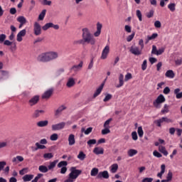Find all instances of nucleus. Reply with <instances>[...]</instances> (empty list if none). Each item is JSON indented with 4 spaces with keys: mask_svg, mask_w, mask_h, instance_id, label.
Here are the masks:
<instances>
[{
    "mask_svg": "<svg viewBox=\"0 0 182 182\" xmlns=\"http://www.w3.org/2000/svg\"><path fill=\"white\" fill-rule=\"evenodd\" d=\"M82 39L75 41V45H85V43H89L90 45L96 44V38L90 33L89 28H84L82 29Z\"/></svg>",
    "mask_w": 182,
    "mask_h": 182,
    "instance_id": "f257e3e1",
    "label": "nucleus"
},
{
    "mask_svg": "<svg viewBox=\"0 0 182 182\" xmlns=\"http://www.w3.org/2000/svg\"><path fill=\"white\" fill-rule=\"evenodd\" d=\"M82 174V171L76 169V167H72L70 168V173L68 175V178L65 180L64 182H75L76 178Z\"/></svg>",
    "mask_w": 182,
    "mask_h": 182,
    "instance_id": "f03ea898",
    "label": "nucleus"
},
{
    "mask_svg": "<svg viewBox=\"0 0 182 182\" xmlns=\"http://www.w3.org/2000/svg\"><path fill=\"white\" fill-rule=\"evenodd\" d=\"M0 43H4L5 46H11L10 50L11 52H15L16 50V43L13 44L12 41L6 40V34H0Z\"/></svg>",
    "mask_w": 182,
    "mask_h": 182,
    "instance_id": "7ed1b4c3",
    "label": "nucleus"
},
{
    "mask_svg": "<svg viewBox=\"0 0 182 182\" xmlns=\"http://www.w3.org/2000/svg\"><path fill=\"white\" fill-rule=\"evenodd\" d=\"M164 102H166V97H164L163 94H160L153 102V105L156 109H160L161 107V104L164 103Z\"/></svg>",
    "mask_w": 182,
    "mask_h": 182,
    "instance_id": "20e7f679",
    "label": "nucleus"
},
{
    "mask_svg": "<svg viewBox=\"0 0 182 182\" xmlns=\"http://www.w3.org/2000/svg\"><path fill=\"white\" fill-rule=\"evenodd\" d=\"M164 50H166V47H161L157 50V46H156V45H153L151 55H156V56H160V55H163V53H164Z\"/></svg>",
    "mask_w": 182,
    "mask_h": 182,
    "instance_id": "39448f33",
    "label": "nucleus"
},
{
    "mask_svg": "<svg viewBox=\"0 0 182 182\" xmlns=\"http://www.w3.org/2000/svg\"><path fill=\"white\" fill-rule=\"evenodd\" d=\"M68 166V161H61L58 164V168H61L60 171V174H66V171H68V168L66 167Z\"/></svg>",
    "mask_w": 182,
    "mask_h": 182,
    "instance_id": "423d86ee",
    "label": "nucleus"
},
{
    "mask_svg": "<svg viewBox=\"0 0 182 182\" xmlns=\"http://www.w3.org/2000/svg\"><path fill=\"white\" fill-rule=\"evenodd\" d=\"M173 123V119H168L167 117H163L162 118L154 122L158 127H161V123Z\"/></svg>",
    "mask_w": 182,
    "mask_h": 182,
    "instance_id": "0eeeda50",
    "label": "nucleus"
},
{
    "mask_svg": "<svg viewBox=\"0 0 182 182\" xmlns=\"http://www.w3.org/2000/svg\"><path fill=\"white\" fill-rule=\"evenodd\" d=\"M37 61L41 62L43 63H46L47 62H49L48 58V53H42L39 54L37 57Z\"/></svg>",
    "mask_w": 182,
    "mask_h": 182,
    "instance_id": "6e6552de",
    "label": "nucleus"
},
{
    "mask_svg": "<svg viewBox=\"0 0 182 182\" xmlns=\"http://www.w3.org/2000/svg\"><path fill=\"white\" fill-rule=\"evenodd\" d=\"M47 58L48 59V62H51V60H55V59H58L59 58V54L58 52L50 51L47 52Z\"/></svg>",
    "mask_w": 182,
    "mask_h": 182,
    "instance_id": "1a4fd4ad",
    "label": "nucleus"
},
{
    "mask_svg": "<svg viewBox=\"0 0 182 182\" xmlns=\"http://www.w3.org/2000/svg\"><path fill=\"white\" fill-rule=\"evenodd\" d=\"M65 126H66V123L63 122L58 124H53L51 129L53 132H56L58 130H62V129H65Z\"/></svg>",
    "mask_w": 182,
    "mask_h": 182,
    "instance_id": "9d476101",
    "label": "nucleus"
},
{
    "mask_svg": "<svg viewBox=\"0 0 182 182\" xmlns=\"http://www.w3.org/2000/svg\"><path fill=\"white\" fill-rule=\"evenodd\" d=\"M34 35L36 36H39L42 33V27H41V24L38 22L34 23V28H33Z\"/></svg>",
    "mask_w": 182,
    "mask_h": 182,
    "instance_id": "9b49d317",
    "label": "nucleus"
},
{
    "mask_svg": "<svg viewBox=\"0 0 182 182\" xmlns=\"http://www.w3.org/2000/svg\"><path fill=\"white\" fill-rule=\"evenodd\" d=\"M50 28H53V29H55V31H58L59 29V25L58 24H53V23H46L43 27V31H48Z\"/></svg>",
    "mask_w": 182,
    "mask_h": 182,
    "instance_id": "f8f14e48",
    "label": "nucleus"
},
{
    "mask_svg": "<svg viewBox=\"0 0 182 182\" xmlns=\"http://www.w3.org/2000/svg\"><path fill=\"white\" fill-rule=\"evenodd\" d=\"M109 52H110V46H109V45H107L102 50L101 57H100L101 59L102 60L107 59V56Z\"/></svg>",
    "mask_w": 182,
    "mask_h": 182,
    "instance_id": "ddd939ff",
    "label": "nucleus"
},
{
    "mask_svg": "<svg viewBox=\"0 0 182 182\" xmlns=\"http://www.w3.org/2000/svg\"><path fill=\"white\" fill-rule=\"evenodd\" d=\"M109 177V172L107 171L99 172L97 176V178L98 180H102V178H105V180H107Z\"/></svg>",
    "mask_w": 182,
    "mask_h": 182,
    "instance_id": "4468645a",
    "label": "nucleus"
},
{
    "mask_svg": "<svg viewBox=\"0 0 182 182\" xmlns=\"http://www.w3.org/2000/svg\"><path fill=\"white\" fill-rule=\"evenodd\" d=\"M26 35V29H23L20 31L16 36L17 42H22L23 41V36Z\"/></svg>",
    "mask_w": 182,
    "mask_h": 182,
    "instance_id": "2eb2a0df",
    "label": "nucleus"
},
{
    "mask_svg": "<svg viewBox=\"0 0 182 182\" xmlns=\"http://www.w3.org/2000/svg\"><path fill=\"white\" fill-rule=\"evenodd\" d=\"M38 102H39V95H35L28 100V105L31 107L35 106L38 105Z\"/></svg>",
    "mask_w": 182,
    "mask_h": 182,
    "instance_id": "dca6fc26",
    "label": "nucleus"
},
{
    "mask_svg": "<svg viewBox=\"0 0 182 182\" xmlns=\"http://www.w3.org/2000/svg\"><path fill=\"white\" fill-rule=\"evenodd\" d=\"M130 52L132 53V55H135L136 56L141 55V50L136 46H132L130 48Z\"/></svg>",
    "mask_w": 182,
    "mask_h": 182,
    "instance_id": "f3484780",
    "label": "nucleus"
},
{
    "mask_svg": "<svg viewBox=\"0 0 182 182\" xmlns=\"http://www.w3.org/2000/svg\"><path fill=\"white\" fill-rule=\"evenodd\" d=\"M102 28H103V25L99 22L97 23V31L94 33V36H95V38L100 36V33H102Z\"/></svg>",
    "mask_w": 182,
    "mask_h": 182,
    "instance_id": "a211bd4d",
    "label": "nucleus"
},
{
    "mask_svg": "<svg viewBox=\"0 0 182 182\" xmlns=\"http://www.w3.org/2000/svg\"><path fill=\"white\" fill-rule=\"evenodd\" d=\"M67 107L65 105H60L55 111V116H60L63 110H66Z\"/></svg>",
    "mask_w": 182,
    "mask_h": 182,
    "instance_id": "6ab92c4d",
    "label": "nucleus"
},
{
    "mask_svg": "<svg viewBox=\"0 0 182 182\" xmlns=\"http://www.w3.org/2000/svg\"><path fill=\"white\" fill-rule=\"evenodd\" d=\"M9 77V73L8 71L0 70V80H5Z\"/></svg>",
    "mask_w": 182,
    "mask_h": 182,
    "instance_id": "aec40b11",
    "label": "nucleus"
},
{
    "mask_svg": "<svg viewBox=\"0 0 182 182\" xmlns=\"http://www.w3.org/2000/svg\"><path fill=\"white\" fill-rule=\"evenodd\" d=\"M52 93H53V89L48 90L43 94L42 99H49L52 96Z\"/></svg>",
    "mask_w": 182,
    "mask_h": 182,
    "instance_id": "412c9836",
    "label": "nucleus"
},
{
    "mask_svg": "<svg viewBox=\"0 0 182 182\" xmlns=\"http://www.w3.org/2000/svg\"><path fill=\"white\" fill-rule=\"evenodd\" d=\"M76 143V139H75V134H70L68 136V144L69 146H74Z\"/></svg>",
    "mask_w": 182,
    "mask_h": 182,
    "instance_id": "4be33fe9",
    "label": "nucleus"
},
{
    "mask_svg": "<svg viewBox=\"0 0 182 182\" xmlns=\"http://www.w3.org/2000/svg\"><path fill=\"white\" fill-rule=\"evenodd\" d=\"M83 68V61H80L79 65H75L71 68L72 70H74V72H78V70H80Z\"/></svg>",
    "mask_w": 182,
    "mask_h": 182,
    "instance_id": "5701e85b",
    "label": "nucleus"
},
{
    "mask_svg": "<svg viewBox=\"0 0 182 182\" xmlns=\"http://www.w3.org/2000/svg\"><path fill=\"white\" fill-rule=\"evenodd\" d=\"M123 85H124V75H123V74H119V85H116V87L117 88L122 87Z\"/></svg>",
    "mask_w": 182,
    "mask_h": 182,
    "instance_id": "b1692460",
    "label": "nucleus"
},
{
    "mask_svg": "<svg viewBox=\"0 0 182 182\" xmlns=\"http://www.w3.org/2000/svg\"><path fill=\"white\" fill-rule=\"evenodd\" d=\"M165 76L166 77H168L169 79H174L176 74L174 73V71H173V70H168L166 72Z\"/></svg>",
    "mask_w": 182,
    "mask_h": 182,
    "instance_id": "393cba45",
    "label": "nucleus"
},
{
    "mask_svg": "<svg viewBox=\"0 0 182 182\" xmlns=\"http://www.w3.org/2000/svg\"><path fill=\"white\" fill-rule=\"evenodd\" d=\"M105 86V84H101V85L96 90L95 92L93 95V97H97L100 93H102V90H103V87Z\"/></svg>",
    "mask_w": 182,
    "mask_h": 182,
    "instance_id": "a878e982",
    "label": "nucleus"
},
{
    "mask_svg": "<svg viewBox=\"0 0 182 182\" xmlns=\"http://www.w3.org/2000/svg\"><path fill=\"white\" fill-rule=\"evenodd\" d=\"M164 173H166V165L162 164L161 166V171L157 173V177H159V178H163V174H164Z\"/></svg>",
    "mask_w": 182,
    "mask_h": 182,
    "instance_id": "bb28decb",
    "label": "nucleus"
},
{
    "mask_svg": "<svg viewBox=\"0 0 182 182\" xmlns=\"http://www.w3.org/2000/svg\"><path fill=\"white\" fill-rule=\"evenodd\" d=\"M93 153L95 154H97V156H99V154H103V153H105V149H103V148H100V147H95L93 149Z\"/></svg>",
    "mask_w": 182,
    "mask_h": 182,
    "instance_id": "cd10ccee",
    "label": "nucleus"
},
{
    "mask_svg": "<svg viewBox=\"0 0 182 182\" xmlns=\"http://www.w3.org/2000/svg\"><path fill=\"white\" fill-rule=\"evenodd\" d=\"M75 78L70 77L68 78L66 86L67 87H73V86H75Z\"/></svg>",
    "mask_w": 182,
    "mask_h": 182,
    "instance_id": "c85d7f7f",
    "label": "nucleus"
},
{
    "mask_svg": "<svg viewBox=\"0 0 182 182\" xmlns=\"http://www.w3.org/2000/svg\"><path fill=\"white\" fill-rule=\"evenodd\" d=\"M12 161H13V163L18 164V163H21V162L23 161V156H17L16 157H14L12 159Z\"/></svg>",
    "mask_w": 182,
    "mask_h": 182,
    "instance_id": "c756f323",
    "label": "nucleus"
},
{
    "mask_svg": "<svg viewBox=\"0 0 182 182\" xmlns=\"http://www.w3.org/2000/svg\"><path fill=\"white\" fill-rule=\"evenodd\" d=\"M49 124L48 120L40 121L37 122L38 127H46Z\"/></svg>",
    "mask_w": 182,
    "mask_h": 182,
    "instance_id": "7c9ffc66",
    "label": "nucleus"
},
{
    "mask_svg": "<svg viewBox=\"0 0 182 182\" xmlns=\"http://www.w3.org/2000/svg\"><path fill=\"white\" fill-rule=\"evenodd\" d=\"M159 151H160V153H162V154H164V156H168V151H167V150H166V146L159 145Z\"/></svg>",
    "mask_w": 182,
    "mask_h": 182,
    "instance_id": "2f4dec72",
    "label": "nucleus"
},
{
    "mask_svg": "<svg viewBox=\"0 0 182 182\" xmlns=\"http://www.w3.org/2000/svg\"><path fill=\"white\" fill-rule=\"evenodd\" d=\"M34 176L32 174H26L24 176H23V181L24 182L31 181L33 179Z\"/></svg>",
    "mask_w": 182,
    "mask_h": 182,
    "instance_id": "473e14b6",
    "label": "nucleus"
},
{
    "mask_svg": "<svg viewBox=\"0 0 182 182\" xmlns=\"http://www.w3.org/2000/svg\"><path fill=\"white\" fill-rule=\"evenodd\" d=\"M58 160H54L52 162H50V164L47 167L48 170H53L56 167V164H58Z\"/></svg>",
    "mask_w": 182,
    "mask_h": 182,
    "instance_id": "72a5a7b5",
    "label": "nucleus"
},
{
    "mask_svg": "<svg viewBox=\"0 0 182 182\" xmlns=\"http://www.w3.org/2000/svg\"><path fill=\"white\" fill-rule=\"evenodd\" d=\"M93 130V128L92 127H88L87 129H85V127L81 128V133H85V134H90Z\"/></svg>",
    "mask_w": 182,
    "mask_h": 182,
    "instance_id": "f704fd0d",
    "label": "nucleus"
},
{
    "mask_svg": "<svg viewBox=\"0 0 182 182\" xmlns=\"http://www.w3.org/2000/svg\"><path fill=\"white\" fill-rule=\"evenodd\" d=\"M119 169V165L117 164H114L110 166V172L114 174L117 173V170Z\"/></svg>",
    "mask_w": 182,
    "mask_h": 182,
    "instance_id": "c9c22d12",
    "label": "nucleus"
},
{
    "mask_svg": "<svg viewBox=\"0 0 182 182\" xmlns=\"http://www.w3.org/2000/svg\"><path fill=\"white\" fill-rule=\"evenodd\" d=\"M38 170L41 173H48V171H49V169L48 168V166H46L45 165L39 166Z\"/></svg>",
    "mask_w": 182,
    "mask_h": 182,
    "instance_id": "e433bc0d",
    "label": "nucleus"
},
{
    "mask_svg": "<svg viewBox=\"0 0 182 182\" xmlns=\"http://www.w3.org/2000/svg\"><path fill=\"white\" fill-rule=\"evenodd\" d=\"M157 36H159V34H157V33H154L151 36H148L146 43H149V41H153V39H156Z\"/></svg>",
    "mask_w": 182,
    "mask_h": 182,
    "instance_id": "4c0bfd02",
    "label": "nucleus"
},
{
    "mask_svg": "<svg viewBox=\"0 0 182 182\" xmlns=\"http://www.w3.org/2000/svg\"><path fill=\"white\" fill-rule=\"evenodd\" d=\"M97 174H99V168H93L91 170L90 176H91L92 177H96V176H97Z\"/></svg>",
    "mask_w": 182,
    "mask_h": 182,
    "instance_id": "58836bf2",
    "label": "nucleus"
},
{
    "mask_svg": "<svg viewBox=\"0 0 182 182\" xmlns=\"http://www.w3.org/2000/svg\"><path fill=\"white\" fill-rule=\"evenodd\" d=\"M137 153H138L137 150L131 149L128 151V156L129 157H133L134 156H136Z\"/></svg>",
    "mask_w": 182,
    "mask_h": 182,
    "instance_id": "ea45409f",
    "label": "nucleus"
},
{
    "mask_svg": "<svg viewBox=\"0 0 182 182\" xmlns=\"http://www.w3.org/2000/svg\"><path fill=\"white\" fill-rule=\"evenodd\" d=\"M17 21L21 23V25H25V23H26V18L23 16H18Z\"/></svg>",
    "mask_w": 182,
    "mask_h": 182,
    "instance_id": "a19ab883",
    "label": "nucleus"
},
{
    "mask_svg": "<svg viewBox=\"0 0 182 182\" xmlns=\"http://www.w3.org/2000/svg\"><path fill=\"white\" fill-rule=\"evenodd\" d=\"M36 150H43L45 149H46V146L43 145V144H40L39 142H36Z\"/></svg>",
    "mask_w": 182,
    "mask_h": 182,
    "instance_id": "79ce46f5",
    "label": "nucleus"
},
{
    "mask_svg": "<svg viewBox=\"0 0 182 182\" xmlns=\"http://www.w3.org/2000/svg\"><path fill=\"white\" fill-rule=\"evenodd\" d=\"M45 15H46V9H43L41 14L38 16V21H43L45 19Z\"/></svg>",
    "mask_w": 182,
    "mask_h": 182,
    "instance_id": "37998d69",
    "label": "nucleus"
},
{
    "mask_svg": "<svg viewBox=\"0 0 182 182\" xmlns=\"http://www.w3.org/2000/svg\"><path fill=\"white\" fill-rule=\"evenodd\" d=\"M77 159H79V160H80L81 161H83V160L86 159V155L83 151H80V153L77 155Z\"/></svg>",
    "mask_w": 182,
    "mask_h": 182,
    "instance_id": "c03bdc74",
    "label": "nucleus"
},
{
    "mask_svg": "<svg viewBox=\"0 0 182 182\" xmlns=\"http://www.w3.org/2000/svg\"><path fill=\"white\" fill-rule=\"evenodd\" d=\"M43 113H45V110L43 109H37L34 112V116L35 117H39V116H41V114H43Z\"/></svg>",
    "mask_w": 182,
    "mask_h": 182,
    "instance_id": "a18cd8bd",
    "label": "nucleus"
},
{
    "mask_svg": "<svg viewBox=\"0 0 182 182\" xmlns=\"http://www.w3.org/2000/svg\"><path fill=\"white\" fill-rule=\"evenodd\" d=\"M43 158L46 160H50V159H53V154H52V153L44 154Z\"/></svg>",
    "mask_w": 182,
    "mask_h": 182,
    "instance_id": "49530a36",
    "label": "nucleus"
},
{
    "mask_svg": "<svg viewBox=\"0 0 182 182\" xmlns=\"http://www.w3.org/2000/svg\"><path fill=\"white\" fill-rule=\"evenodd\" d=\"M165 180L168 181V182L173 180V172H171V171H168L166 176V178Z\"/></svg>",
    "mask_w": 182,
    "mask_h": 182,
    "instance_id": "de8ad7c7",
    "label": "nucleus"
},
{
    "mask_svg": "<svg viewBox=\"0 0 182 182\" xmlns=\"http://www.w3.org/2000/svg\"><path fill=\"white\" fill-rule=\"evenodd\" d=\"M168 107H169L168 105L165 104V105H164V108L161 109V112L163 114H166V113H168V112H169Z\"/></svg>",
    "mask_w": 182,
    "mask_h": 182,
    "instance_id": "09e8293b",
    "label": "nucleus"
},
{
    "mask_svg": "<svg viewBox=\"0 0 182 182\" xmlns=\"http://www.w3.org/2000/svg\"><path fill=\"white\" fill-rule=\"evenodd\" d=\"M97 143V141L95 139H90L87 141V144L89 146V147H92L93 144H96Z\"/></svg>",
    "mask_w": 182,
    "mask_h": 182,
    "instance_id": "8fccbe9b",
    "label": "nucleus"
},
{
    "mask_svg": "<svg viewBox=\"0 0 182 182\" xmlns=\"http://www.w3.org/2000/svg\"><path fill=\"white\" fill-rule=\"evenodd\" d=\"M137 133H138L139 137H141V138L143 137L144 134V132L143 131V127H139L137 129Z\"/></svg>",
    "mask_w": 182,
    "mask_h": 182,
    "instance_id": "3c124183",
    "label": "nucleus"
},
{
    "mask_svg": "<svg viewBox=\"0 0 182 182\" xmlns=\"http://www.w3.org/2000/svg\"><path fill=\"white\" fill-rule=\"evenodd\" d=\"M168 8L171 12H174L176 11V4L171 3L168 5Z\"/></svg>",
    "mask_w": 182,
    "mask_h": 182,
    "instance_id": "603ef678",
    "label": "nucleus"
},
{
    "mask_svg": "<svg viewBox=\"0 0 182 182\" xmlns=\"http://www.w3.org/2000/svg\"><path fill=\"white\" fill-rule=\"evenodd\" d=\"M112 120H113V119L109 118L107 121H105V122L104 123V127L110 129V122H112Z\"/></svg>",
    "mask_w": 182,
    "mask_h": 182,
    "instance_id": "864d4df0",
    "label": "nucleus"
},
{
    "mask_svg": "<svg viewBox=\"0 0 182 182\" xmlns=\"http://www.w3.org/2000/svg\"><path fill=\"white\" fill-rule=\"evenodd\" d=\"M5 147H8V141H0V150L1 149H5Z\"/></svg>",
    "mask_w": 182,
    "mask_h": 182,
    "instance_id": "5fc2aeb1",
    "label": "nucleus"
},
{
    "mask_svg": "<svg viewBox=\"0 0 182 182\" xmlns=\"http://www.w3.org/2000/svg\"><path fill=\"white\" fill-rule=\"evenodd\" d=\"M41 177H43V173H38L37 176L31 181V182H38L39 181V178Z\"/></svg>",
    "mask_w": 182,
    "mask_h": 182,
    "instance_id": "6e6d98bb",
    "label": "nucleus"
},
{
    "mask_svg": "<svg viewBox=\"0 0 182 182\" xmlns=\"http://www.w3.org/2000/svg\"><path fill=\"white\" fill-rule=\"evenodd\" d=\"M58 134H53L50 136V139L51 140V141H56V140H58Z\"/></svg>",
    "mask_w": 182,
    "mask_h": 182,
    "instance_id": "4d7b16f0",
    "label": "nucleus"
},
{
    "mask_svg": "<svg viewBox=\"0 0 182 182\" xmlns=\"http://www.w3.org/2000/svg\"><path fill=\"white\" fill-rule=\"evenodd\" d=\"M136 16L139 18V21L141 22L143 21L142 15H141V11L140 10H136Z\"/></svg>",
    "mask_w": 182,
    "mask_h": 182,
    "instance_id": "13d9d810",
    "label": "nucleus"
},
{
    "mask_svg": "<svg viewBox=\"0 0 182 182\" xmlns=\"http://www.w3.org/2000/svg\"><path fill=\"white\" fill-rule=\"evenodd\" d=\"M5 166H6V161H0V173L4 170V168H5Z\"/></svg>",
    "mask_w": 182,
    "mask_h": 182,
    "instance_id": "bf43d9fd",
    "label": "nucleus"
},
{
    "mask_svg": "<svg viewBox=\"0 0 182 182\" xmlns=\"http://www.w3.org/2000/svg\"><path fill=\"white\" fill-rule=\"evenodd\" d=\"M141 66L142 70H146L147 69V60H144Z\"/></svg>",
    "mask_w": 182,
    "mask_h": 182,
    "instance_id": "052dcab7",
    "label": "nucleus"
},
{
    "mask_svg": "<svg viewBox=\"0 0 182 182\" xmlns=\"http://www.w3.org/2000/svg\"><path fill=\"white\" fill-rule=\"evenodd\" d=\"M153 155L154 156V157H157L158 159L163 157V155H161V154H160V152L157 151H154Z\"/></svg>",
    "mask_w": 182,
    "mask_h": 182,
    "instance_id": "680f3d73",
    "label": "nucleus"
},
{
    "mask_svg": "<svg viewBox=\"0 0 182 182\" xmlns=\"http://www.w3.org/2000/svg\"><path fill=\"white\" fill-rule=\"evenodd\" d=\"M132 77H133V76L132 75V73H128L125 75L124 81H125V82H128V80H130V79H132Z\"/></svg>",
    "mask_w": 182,
    "mask_h": 182,
    "instance_id": "e2e57ef3",
    "label": "nucleus"
},
{
    "mask_svg": "<svg viewBox=\"0 0 182 182\" xmlns=\"http://www.w3.org/2000/svg\"><path fill=\"white\" fill-rule=\"evenodd\" d=\"M112 99V95L111 94H106L105 97L103 100V102H109Z\"/></svg>",
    "mask_w": 182,
    "mask_h": 182,
    "instance_id": "0e129e2a",
    "label": "nucleus"
},
{
    "mask_svg": "<svg viewBox=\"0 0 182 182\" xmlns=\"http://www.w3.org/2000/svg\"><path fill=\"white\" fill-rule=\"evenodd\" d=\"M134 33H132L131 35L128 36L127 38V42H132L133 41V38H134Z\"/></svg>",
    "mask_w": 182,
    "mask_h": 182,
    "instance_id": "69168bd1",
    "label": "nucleus"
},
{
    "mask_svg": "<svg viewBox=\"0 0 182 182\" xmlns=\"http://www.w3.org/2000/svg\"><path fill=\"white\" fill-rule=\"evenodd\" d=\"M110 133V128H105L102 130V134H109Z\"/></svg>",
    "mask_w": 182,
    "mask_h": 182,
    "instance_id": "338daca9",
    "label": "nucleus"
},
{
    "mask_svg": "<svg viewBox=\"0 0 182 182\" xmlns=\"http://www.w3.org/2000/svg\"><path fill=\"white\" fill-rule=\"evenodd\" d=\"M142 182H153V178H144Z\"/></svg>",
    "mask_w": 182,
    "mask_h": 182,
    "instance_id": "774afa93",
    "label": "nucleus"
}]
</instances>
